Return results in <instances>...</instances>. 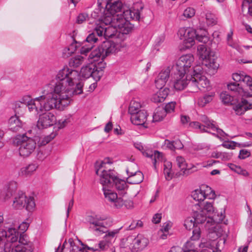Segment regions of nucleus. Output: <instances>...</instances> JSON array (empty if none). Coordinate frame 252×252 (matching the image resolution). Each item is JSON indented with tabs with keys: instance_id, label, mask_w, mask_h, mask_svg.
<instances>
[{
	"instance_id": "nucleus-1",
	"label": "nucleus",
	"mask_w": 252,
	"mask_h": 252,
	"mask_svg": "<svg viewBox=\"0 0 252 252\" xmlns=\"http://www.w3.org/2000/svg\"><path fill=\"white\" fill-rule=\"evenodd\" d=\"M79 78L78 71L64 66L42 88V95L32 99L27 107L30 112L37 113L53 109L64 110L70 103L73 95L83 93V84Z\"/></svg>"
},
{
	"instance_id": "nucleus-2",
	"label": "nucleus",
	"mask_w": 252,
	"mask_h": 252,
	"mask_svg": "<svg viewBox=\"0 0 252 252\" xmlns=\"http://www.w3.org/2000/svg\"><path fill=\"white\" fill-rule=\"evenodd\" d=\"M126 46L124 42L119 43L111 41H103L90 54L88 60L90 63L81 69L80 74L82 77L85 78L92 77L95 81H99L103 75V69L106 66L104 58L118 52Z\"/></svg>"
},
{
	"instance_id": "nucleus-3",
	"label": "nucleus",
	"mask_w": 252,
	"mask_h": 252,
	"mask_svg": "<svg viewBox=\"0 0 252 252\" xmlns=\"http://www.w3.org/2000/svg\"><path fill=\"white\" fill-rule=\"evenodd\" d=\"M123 17H119V15H114L111 17L107 16L104 18L103 22L96 24L95 30L97 35L107 38L113 37L118 32L124 34L128 33L133 28L129 20L139 21L140 12L139 9H135L124 10Z\"/></svg>"
},
{
	"instance_id": "nucleus-4",
	"label": "nucleus",
	"mask_w": 252,
	"mask_h": 252,
	"mask_svg": "<svg viewBox=\"0 0 252 252\" xmlns=\"http://www.w3.org/2000/svg\"><path fill=\"white\" fill-rule=\"evenodd\" d=\"M111 163L109 158H106L99 165H95V172L100 176V183L102 186L110 187L114 186L117 190L124 191L127 188V184L124 180L117 177L115 171L107 167Z\"/></svg>"
},
{
	"instance_id": "nucleus-5",
	"label": "nucleus",
	"mask_w": 252,
	"mask_h": 252,
	"mask_svg": "<svg viewBox=\"0 0 252 252\" xmlns=\"http://www.w3.org/2000/svg\"><path fill=\"white\" fill-rule=\"evenodd\" d=\"M207 32L205 30L200 29L195 31L190 28H181L178 35L181 39H184L186 48H189L194 44V38L200 42L205 43L209 40Z\"/></svg>"
},
{
	"instance_id": "nucleus-6",
	"label": "nucleus",
	"mask_w": 252,
	"mask_h": 252,
	"mask_svg": "<svg viewBox=\"0 0 252 252\" xmlns=\"http://www.w3.org/2000/svg\"><path fill=\"white\" fill-rule=\"evenodd\" d=\"M86 221L89 230L95 235H101L106 232L107 226L112 223L110 218L100 217L98 215H89L86 218Z\"/></svg>"
},
{
	"instance_id": "nucleus-7",
	"label": "nucleus",
	"mask_w": 252,
	"mask_h": 252,
	"mask_svg": "<svg viewBox=\"0 0 252 252\" xmlns=\"http://www.w3.org/2000/svg\"><path fill=\"white\" fill-rule=\"evenodd\" d=\"M149 244L148 238L142 234L129 235L124 241L125 247L128 248L131 252H141L144 250Z\"/></svg>"
},
{
	"instance_id": "nucleus-8",
	"label": "nucleus",
	"mask_w": 252,
	"mask_h": 252,
	"mask_svg": "<svg viewBox=\"0 0 252 252\" xmlns=\"http://www.w3.org/2000/svg\"><path fill=\"white\" fill-rule=\"evenodd\" d=\"M0 234V252H9L12 244L18 240L19 232L15 228H9L7 231H1Z\"/></svg>"
},
{
	"instance_id": "nucleus-9",
	"label": "nucleus",
	"mask_w": 252,
	"mask_h": 252,
	"mask_svg": "<svg viewBox=\"0 0 252 252\" xmlns=\"http://www.w3.org/2000/svg\"><path fill=\"white\" fill-rule=\"evenodd\" d=\"M211 89L210 81L204 75L197 74L191 75L189 84V91L195 93L199 90L205 92Z\"/></svg>"
},
{
	"instance_id": "nucleus-10",
	"label": "nucleus",
	"mask_w": 252,
	"mask_h": 252,
	"mask_svg": "<svg viewBox=\"0 0 252 252\" xmlns=\"http://www.w3.org/2000/svg\"><path fill=\"white\" fill-rule=\"evenodd\" d=\"M17 144L19 146V155L23 158L29 157L36 147L35 141L25 135L17 138Z\"/></svg>"
},
{
	"instance_id": "nucleus-11",
	"label": "nucleus",
	"mask_w": 252,
	"mask_h": 252,
	"mask_svg": "<svg viewBox=\"0 0 252 252\" xmlns=\"http://www.w3.org/2000/svg\"><path fill=\"white\" fill-rule=\"evenodd\" d=\"M200 120L203 123L202 125L199 122H195L192 123V126L200 129L202 132H210L214 135L223 136L224 134L223 131L216 126L214 121L210 120L206 116H201Z\"/></svg>"
},
{
	"instance_id": "nucleus-12",
	"label": "nucleus",
	"mask_w": 252,
	"mask_h": 252,
	"mask_svg": "<svg viewBox=\"0 0 252 252\" xmlns=\"http://www.w3.org/2000/svg\"><path fill=\"white\" fill-rule=\"evenodd\" d=\"M12 206L15 209L25 208L27 211L32 212L35 207V203L33 197H27L23 192H18L14 198Z\"/></svg>"
},
{
	"instance_id": "nucleus-13",
	"label": "nucleus",
	"mask_w": 252,
	"mask_h": 252,
	"mask_svg": "<svg viewBox=\"0 0 252 252\" xmlns=\"http://www.w3.org/2000/svg\"><path fill=\"white\" fill-rule=\"evenodd\" d=\"M199 206L194 205L192 207L193 211V217H189L186 218L184 221V225L188 230H191L194 228L197 224L203 223L206 220V216L203 214H199L197 211Z\"/></svg>"
},
{
	"instance_id": "nucleus-14",
	"label": "nucleus",
	"mask_w": 252,
	"mask_h": 252,
	"mask_svg": "<svg viewBox=\"0 0 252 252\" xmlns=\"http://www.w3.org/2000/svg\"><path fill=\"white\" fill-rule=\"evenodd\" d=\"M194 61V58L192 54L182 55L177 61L175 66L177 71L188 74L192 66Z\"/></svg>"
},
{
	"instance_id": "nucleus-15",
	"label": "nucleus",
	"mask_w": 252,
	"mask_h": 252,
	"mask_svg": "<svg viewBox=\"0 0 252 252\" xmlns=\"http://www.w3.org/2000/svg\"><path fill=\"white\" fill-rule=\"evenodd\" d=\"M191 196L194 200L198 202L203 201L206 198L213 199L215 198V191L208 186H202L200 189L192 192Z\"/></svg>"
},
{
	"instance_id": "nucleus-16",
	"label": "nucleus",
	"mask_w": 252,
	"mask_h": 252,
	"mask_svg": "<svg viewBox=\"0 0 252 252\" xmlns=\"http://www.w3.org/2000/svg\"><path fill=\"white\" fill-rule=\"evenodd\" d=\"M56 117L51 112H46L39 116L37 122V127L39 129L47 128L56 123Z\"/></svg>"
},
{
	"instance_id": "nucleus-17",
	"label": "nucleus",
	"mask_w": 252,
	"mask_h": 252,
	"mask_svg": "<svg viewBox=\"0 0 252 252\" xmlns=\"http://www.w3.org/2000/svg\"><path fill=\"white\" fill-rule=\"evenodd\" d=\"M190 79V77L188 74L177 71L173 81L174 88L178 91L183 90L187 86L189 88Z\"/></svg>"
},
{
	"instance_id": "nucleus-18",
	"label": "nucleus",
	"mask_w": 252,
	"mask_h": 252,
	"mask_svg": "<svg viewBox=\"0 0 252 252\" xmlns=\"http://www.w3.org/2000/svg\"><path fill=\"white\" fill-rule=\"evenodd\" d=\"M201 237V230L199 226L196 225L192 231V235L190 240L185 245V252H198L195 247V242L198 241Z\"/></svg>"
},
{
	"instance_id": "nucleus-19",
	"label": "nucleus",
	"mask_w": 252,
	"mask_h": 252,
	"mask_svg": "<svg viewBox=\"0 0 252 252\" xmlns=\"http://www.w3.org/2000/svg\"><path fill=\"white\" fill-rule=\"evenodd\" d=\"M15 242L12 244V252H32V244L28 242L26 239V235L21 234L19 236V244L15 246L14 247L13 245Z\"/></svg>"
},
{
	"instance_id": "nucleus-20",
	"label": "nucleus",
	"mask_w": 252,
	"mask_h": 252,
	"mask_svg": "<svg viewBox=\"0 0 252 252\" xmlns=\"http://www.w3.org/2000/svg\"><path fill=\"white\" fill-rule=\"evenodd\" d=\"M247 99L242 98L241 102L234 105L233 109L237 115H241L247 110L252 109V94L247 96Z\"/></svg>"
},
{
	"instance_id": "nucleus-21",
	"label": "nucleus",
	"mask_w": 252,
	"mask_h": 252,
	"mask_svg": "<svg viewBox=\"0 0 252 252\" xmlns=\"http://www.w3.org/2000/svg\"><path fill=\"white\" fill-rule=\"evenodd\" d=\"M108 186H103V191L105 198L109 202L114 204L115 207L121 208L123 206L124 199L121 197H118L117 194L112 190L109 189Z\"/></svg>"
},
{
	"instance_id": "nucleus-22",
	"label": "nucleus",
	"mask_w": 252,
	"mask_h": 252,
	"mask_svg": "<svg viewBox=\"0 0 252 252\" xmlns=\"http://www.w3.org/2000/svg\"><path fill=\"white\" fill-rule=\"evenodd\" d=\"M177 166L180 168L183 175H188L197 170L196 166L194 165H188L185 158L182 156H177L176 158Z\"/></svg>"
},
{
	"instance_id": "nucleus-23",
	"label": "nucleus",
	"mask_w": 252,
	"mask_h": 252,
	"mask_svg": "<svg viewBox=\"0 0 252 252\" xmlns=\"http://www.w3.org/2000/svg\"><path fill=\"white\" fill-rule=\"evenodd\" d=\"M17 189V183L12 181L8 183L0 190V198L5 201L9 199Z\"/></svg>"
},
{
	"instance_id": "nucleus-24",
	"label": "nucleus",
	"mask_w": 252,
	"mask_h": 252,
	"mask_svg": "<svg viewBox=\"0 0 252 252\" xmlns=\"http://www.w3.org/2000/svg\"><path fill=\"white\" fill-rule=\"evenodd\" d=\"M17 189V183L12 181L8 183L0 190V198L5 201L9 199Z\"/></svg>"
},
{
	"instance_id": "nucleus-25",
	"label": "nucleus",
	"mask_w": 252,
	"mask_h": 252,
	"mask_svg": "<svg viewBox=\"0 0 252 252\" xmlns=\"http://www.w3.org/2000/svg\"><path fill=\"white\" fill-rule=\"evenodd\" d=\"M17 189V183L12 181L8 183L0 190V198L5 201L9 199Z\"/></svg>"
},
{
	"instance_id": "nucleus-26",
	"label": "nucleus",
	"mask_w": 252,
	"mask_h": 252,
	"mask_svg": "<svg viewBox=\"0 0 252 252\" xmlns=\"http://www.w3.org/2000/svg\"><path fill=\"white\" fill-rule=\"evenodd\" d=\"M96 35H97V33H96L94 27V32L87 36L86 41L84 43V45L80 49V53L82 55H86L93 48V44L95 43L98 40Z\"/></svg>"
},
{
	"instance_id": "nucleus-27",
	"label": "nucleus",
	"mask_w": 252,
	"mask_h": 252,
	"mask_svg": "<svg viewBox=\"0 0 252 252\" xmlns=\"http://www.w3.org/2000/svg\"><path fill=\"white\" fill-rule=\"evenodd\" d=\"M172 68V67L168 66L161 70L155 80L157 88H162L165 85L169 78Z\"/></svg>"
},
{
	"instance_id": "nucleus-28",
	"label": "nucleus",
	"mask_w": 252,
	"mask_h": 252,
	"mask_svg": "<svg viewBox=\"0 0 252 252\" xmlns=\"http://www.w3.org/2000/svg\"><path fill=\"white\" fill-rule=\"evenodd\" d=\"M103 5L104 4H99L98 2V7L95 9L91 14V17L96 19L95 21V27L96 26V24H99L100 22H103L104 18L108 16L106 9H104L103 6H101Z\"/></svg>"
},
{
	"instance_id": "nucleus-29",
	"label": "nucleus",
	"mask_w": 252,
	"mask_h": 252,
	"mask_svg": "<svg viewBox=\"0 0 252 252\" xmlns=\"http://www.w3.org/2000/svg\"><path fill=\"white\" fill-rule=\"evenodd\" d=\"M126 172L128 176L127 178V182L129 184H139L142 182L144 179L142 173L139 171L136 170L134 172H130V168H127Z\"/></svg>"
},
{
	"instance_id": "nucleus-30",
	"label": "nucleus",
	"mask_w": 252,
	"mask_h": 252,
	"mask_svg": "<svg viewBox=\"0 0 252 252\" xmlns=\"http://www.w3.org/2000/svg\"><path fill=\"white\" fill-rule=\"evenodd\" d=\"M148 114L145 110H142L130 117L131 123L135 125L144 126L147 121Z\"/></svg>"
},
{
	"instance_id": "nucleus-31",
	"label": "nucleus",
	"mask_w": 252,
	"mask_h": 252,
	"mask_svg": "<svg viewBox=\"0 0 252 252\" xmlns=\"http://www.w3.org/2000/svg\"><path fill=\"white\" fill-rule=\"evenodd\" d=\"M195 205H198L199 206L197 210L199 212V214L205 215L206 216V219L209 218L210 215L212 214L215 211L213 201H206L203 204L202 203H197Z\"/></svg>"
},
{
	"instance_id": "nucleus-32",
	"label": "nucleus",
	"mask_w": 252,
	"mask_h": 252,
	"mask_svg": "<svg viewBox=\"0 0 252 252\" xmlns=\"http://www.w3.org/2000/svg\"><path fill=\"white\" fill-rule=\"evenodd\" d=\"M217 57L214 52L211 53L208 56L202 60V65L213 69H216L219 67V64L217 63Z\"/></svg>"
},
{
	"instance_id": "nucleus-33",
	"label": "nucleus",
	"mask_w": 252,
	"mask_h": 252,
	"mask_svg": "<svg viewBox=\"0 0 252 252\" xmlns=\"http://www.w3.org/2000/svg\"><path fill=\"white\" fill-rule=\"evenodd\" d=\"M227 88L234 94L242 97H247L249 94V92L244 91L240 83H231L227 85Z\"/></svg>"
},
{
	"instance_id": "nucleus-34",
	"label": "nucleus",
	"mask_w": 252,
	"mask_h": 252,
	"mask_svg": "<svg viewBox=\"0 0 252 252\" xmlns=\"http://www.w3.org/2000/svg\"><path fill=\"white\" fill-rule=\"evenodd\" d=\"M9 129L14 132H17L22 128L23 122L19 118V116L15 115L11 116L8 121Z\"/></svg>"
},
{
	"instance_id": "nucleus-35",
	"label": "nucleus",
	"mask_w": 252,
	"mask_h": 252,
	"mask_svg": "<svg viewBox=\"0 0 252 252\" xmlns=\"http://www.w3.org/2000/svg\"><path fill=\"white\" fill-rule=\"evenodd\" d=\"M144 154H145L146 157L150 158L153 161L155 168H156L157 164L162 162L165 159L162 154L157 151H155L154 153L151 151L149 153H146Z\"/></svg>"
},
{
	"instance_id": "nucleus-36",
	"label": "nucleus",
	"mask_w": 252,
	"mask_h": 252,
	"mask_svg": "<svg viewBox=\"0 0 252 252\" xmlns=\"http://www.w3.org/2000/svg\"><path fill=\"white\" fill-rule=\"evenodd\" d=\"M215 96V93L210 92L208 94H205L203 96L200 97L197 101L198 105L203 107L207 104L211 102Z\"/></svg>"
},
{
	"instance_id": "nucleus-37",
	"label": "nucleus",
	"mask_w": 252,
	"mask_h": 252,
	"mask_svg": "<svg viewBox=\"0 0 252 252\" xmlns=\"http://www.w3.org/2000/svg\"><path fill=\"white\" fill-rule=\"evenodd\" d=\"M217 246V243L215 240H207L205 239L201 240V243L199 245L200 248H208L210 250L212 249V252H220V251H214L215 247Z\"/></svg>"
},
{
	"instance_id": "nucleus-38",
	"label": "nucleus",
	"mask_w": 252,
	"mask_h": 252,
	"mask_svg": "<svg viewBox=\"0 0 252 252\" xmlns=\"http://www.w3.org/2000/svg\"><path fill=\"white\" fill-rule=\"evenodd\" d=\"M37 168V165L36 164H30L28 166L21 168L19 174L22 176H30L36 170Z\"/></svg>"
},
{
	"instance_id": "nucleus-39",
	"label": "nucleus",
	"mask_w": 252,
	"mask_h": 252,
	"mask_svg": "<svg viewBox=\"0 0 252 252\" xmlns=\"http://www.w3.org/2000/svg\"><path fill=\"white\" fill-rule=\"evenodd\" d=\"M14 112L16 115L22 116L24 115L27 110V105L20 102L16 101L14 104Z\"/></svg>"
},
{
	"instance_id": "nucleus-40",
	"label": "nucleus",
	"mask_w": 252,
	"mask_h": 252,
	"mask_svg": "<svg viewBox=\"0 0 252 252\" xmlns=\"http://www.w3.org/2000/svg\"><path fill=\"white\" fill-rule=\"evenodd\" d=\"M166 113L163 107H158L156 110L153 115V121L159 122L163 119L166 116Z\"/></svg>"
},
{
	"instance_id": "nucleus-41",
	"label": "nucleus",
	"mask_w": 252,
	"mask_h": 252,
	"mask_svg": "<svg viewBox=\"0 0 252 252\" xmlns=\"http://www.w3.org/2000/svg\"><path fill=\"white\" fill-rule=\"evenodd\" d=\"M212 52L208 50L206 46L204 44L198 45L197 47V54L199 57V59L202 61Z\"/></svg>"
},
{
	"instance_id": "nucleus-42",
	"label": "nucleus",
	"mask_w": 252,
	"mask_h": 252,
	"mask_svg": "<svg viewBox=\"0 0 252 252\" xmlns=\"http://www.w3.org/2000/svg\"><path fill=\"white\" fill-rule=\"evenodd\" d=\"M141 108V105L140 103L138 101L133 100L130 103L128 108V112L131 116L133 114L139 112L140 111H142V110L140 109Z\"/></svg>"
},
{
	"instance_id": "nucleus-43",
	"label": "nucleus",
	"mask_w": 252,
	"mask_h": 252,
	"mask_svg": "<svg viewBox=\"0 0 252 252\" xmlns=\"http://www.w3.org/2000/svg\"><path fill=\"white\" fill-rule=\"evenodd\" d=\"M84 57L82 56H76L70 59L69 65L70 67H77L84 62Z\"/></svg>"
},
{
	"instance_id": "nucleus-44",
	"label": "nucleus",
	"mask_w": 252,
	"mask_h": 252,
	"mask_svg": "<svg viewBox=\"0 0 252 252\" xmlns=\"http://www.w3.org/2000/svg\"><path fill=\"white\" fill-rule=\"evenodd\" d=\"M172 164L169 161L165 162L164 164L163 173L167 180H170L172 178V174L171 172Z\"/></svg>"
},
{
	"instance_id": "nucleus-45",
	"label": "nucleus",
	"mask_w": 252,
	"mask_h": 252,
	"mask_svg": "<svg viewBox=\"0 0 252 252\" xmlns=\"http://www.w3.org/2000/svg\"><path fill=\"white\" fill-rule=\"evenodd\" d=\"M68 243L69 244V247L67 248V250L65 252H67L68 249L69 252H82V249L79 248L76 246L72 238H69L68 240Z\"/></svg>"
},
{
	"instance_id": "nucleus-46",
	"label": "nucleus",
	"mask_w": 252,
	"mask_h": 252,
	"mask_svg": "<svg viewBox=\"0 0 252 252\" xmlns=\"http://www.w3.org/2000/svg\"><path fill=\"white\" fill-rule=\"evenodd\" d=\"M205 19L207 25L209 26H212L217 24V21L215 16L210 13L205 14Z\"/></svg>"
},
{
	"instance_id": "nucleus-47",
	"label": "nucleus",
	"mask_w": 252,
	"mask_h": 252,
	"mask_svg": "<svg viewBox=\"0 0 252 252\" xmlns=\"http://www.w3.org/2000/svg\"><path fill=\"white\" fill-rule=\"evenodd\" d=\"M248 5V14L252 17V0H244L242 4V11H244L245 7L247 8Z\"/></svg>"
},
{
	"instance_id": "nucleus-48",
	"label": "nucleus",
	"mask_w": 252,
	"mask_h": 252,
	"mask_svg": "<svg viewBox=\"0 0 252 252\" xmlns=\"http://www.w3.org/2000/svg\"><path fill=\"white\" fill-rule=\"evenodd\" d=\"M222 101L225 104H233V97L226 92L222 93L220 95Z\"/></svg>"
},
{
	"instance_id": "nucleus-49",
	"label": "nucleus",
	"mask_w": 252,
	"mask_h": 252,
	"mask_svg": "<svg viewBox=\"0 0 252 252\" xmlns=\"http://www.w3.org/2000/svg\"><path fill=\"white\" fill-rule=\"evenodd\" d=\"M171 227V224L170 222H166L164 223L160 229V231L163 233L161 236V238L162 239H164L166 238L167 234L168 233V231L170 227Z\"/></svg>"
},
{
	"instance_id": "nucleus-50",
	"label": "nucleus",
	"mask_w": 252,
	"mask_h": 252,
	"mask_svg": "<svg viewBox=\"0 0 252 252\" xmlns=\"http://www.w3.org/2000/svg\"><path fill=\"white\" fill-rule=\"evenodd\" d=\"M159 90L158 92V95L160 96V100H162V101L164 100L166 97L167 96L169 93V90L167 88H158Z\"/></svg>"
},
{
	"instance_id": "nucleus-51",
	"label": "nucleus",
	"mask_w": 252,
	"mask_h": 252,
	"mask_svg": "<svg viewBox=\"0 0 252 252\" xmlns=\"http://www.w3.org/2000/svg\"><path fill=\"white\" fill-rule=\"evenodd\" d=\"M176 103L175 101H171L168 103L163 108L165 113L167 114L173 112L175 109Z\"/></svg>"
},
{
	"instance_id": "nucleus-52",
	"label": "nucleus",
	"mask_w": 252,
	"mask_h": 252,
	"mask_svg": "<svg viewBox=\"0 0 252 252\" xmlns=\"http://www.w3.org/2000/svg\"><path fill=\"white\" fill-rule=\"evenodd\" d=\"M143 226V222L140 220H133L129 225L127 230H133L137 228H140Z\"/></svg>"
},
{
	"instance_id": "nucleus-53",
	"label": "nucleus",
	"mask_w": 252,
	"mask_h": 252,
	"mask_svg": "<svg viewBox=\"0 0 252 252\" xmlns=\"http://www.w3.org/2000/svg\"><path fill=\"white\" fill-rule=\"evenodd\" d=\"M122 227H120L118 229H114L113 230L107 231L106 230V235L104 236V238L107 239L108 238H114L116 235L119 233L120 230Z\"/></svg>"
},
{
	"instance_id": "nucleus-54",
	"label": "nucleus",
	"mask_w": 252,
	"mask_h": 252,
	"mask_svg": "<svg viewBox=\"0 0 252 252\" xmlns=\"http://www.w3.org/2000/svg\"><path fill=\"white\" fill-rule=\"evenodd\" d=\"M195 11L194 8L192 7H188L186 8L183 13V15L188 18H190L195 15Z\"/></svg>"
},
{
	"instance_id": "nucleus-55",
	"label": "nucleus",
	"mask_w": 252,
	"mask_h": 252,
	"mask_svg": "<svg viewBox=\"0 0 252 252\" xmlns=\"http://www.w3.org/2000/svg\"><path fill=\"white\" fill-rule=\"evenodd\" d=\"M244 73H235L232 74V79L235 82V83L240 82L241 83L243 82V78L245 76Z\"/></svg>"
},
{
	"instance_id": "nucleus-56",
	"label": "nucleus",
	"mask_w": 252,
	"mask_h": 252,
	"mask_svg": "<svg viewBox=\"0 0 252 252\" xmlns=\"http://www.w3.org/2000/svg\"><path fill=\"white\" fill-rule=\"evenodd\" d=\"M88 18V15L85 13H80L77 17V23L82 24Z\"/></svg>"
},
{
	"instance_id": "nucleus-57",
	"label": "nucleus",
	"mask_w": 252,
	"mask_h": 252,
	"mask_svg": "<svg viewBox=\"0 0 252 252\" xmlns=\"http://www.w3.org/2000/svg\"><path fill=\"white\" fill-rule=\"evenodd\" d=\"M251 155L250 151L246 149H242L240 151L239 158L240 159H245Z\"/></svg>"
},
{
	"instance_id": "nucleus-58",
	"label": "nucleus",
	"mask_w": 252,
	"mask_h": 252,
	"mask_svg": "<svg viewBox=\"0 0 252 252\" xmlns=\"http://www.w3.org/2000/svg\"><path fill=\"white\" fill-rule=\"evenodd\" d=\"M77 50L76 43H72L68 47H65V51H69L70 56H71Z\"/></svg>"
},
{
	"instance_id": "nucleus-59",
	"label": "nucleus",
	"mask_w": 252,
	"mask_h": 252,
	"mask_svg": "<svg viewBox=\"0 0 252 252\" xmlns=\"http://www.w3.org/2000/svg\"><path fill=\"white\" fill-rule=\"evenodd\" d=\"M243 82L250 87V90L252 91V78L248 75H245L243 78Z\"/></svg>"
},
{
	"instance_id": "nucleus-60",
	"label": "nucleus",
	"mask_w": 252,
	"mask_h": 252,
	"mask_svg": "<svg viewBox=\"0 0 252 252\" xmlns=\"http://www.w3.org/2000/svg\"><path fill=\"white\" fill-rule=\"evenodd\" d=\"M193 68V73L190 74L191 75H195L197 74H202L203 71V67L199 65H196L195 66L192 67Z\"/></svg>"
},
{
	"instance_id": "nucleus-61",
	"label": "nucleus",
	"mask_w": 252,
	"mask_h": 252,
	"mask_svg": "<svg viewBox=\"0 0 252 252\" xmlns=\"http://www.w3.org/2000/svg\"><path fill=\"white\" fill-rule=\"evenodd\" d=\"M229 168L238 174H240L243 169L240 166L234 164L230 163L229 165Z\"/></svg>"
},
{
	"instance_id": "nucleus-62",
	"label": "nucleus",
	"mask_w": 252,
	"mask_h": 252,
	"mask_svg": "<svg viewBox=\"0 0 252 252\" xmlns=\"http://www.w3.org/2000/svg\"><path fill=\"white\" fill-rule=\"evenodd\" d=\"M232 35L233 32L231 31L228 33L227 35V44L229 46H231L232 47H234L235 45L233 42Z\"/></svg>"
},
{
	"instance_id": "nucleus-63",
	"label": "nucleus",
	"mask_w": 252,
	"mask_h": 252,
	"mask_svg": "<svg viewBox=\"0 0 252 252\" xmlns=\"http://www.w3.org/2000/svg\"><path fill=\"white\" fill-rule=\"evenodd\" d=\"M29 226V223L28 222L23 221L19 225V229L24 233L28 229Z\"/></svg>"
},
{
	"instance_id": "nucleus-64",
	"label": "nucleus",
	"mask_w": 252,
	"mask_h": 252,
	"mask_svg": "<svg viewBox=\"0 0 252 252\" xmlns=\"http://www.w3.org/2000/svg\"><path fill=\"white\" fill-rule=\"evenodd\" d=\"M164 146L171 150L174 151V141H170L167 139L165 140Z\"/></svg>"
}]
</instances>
